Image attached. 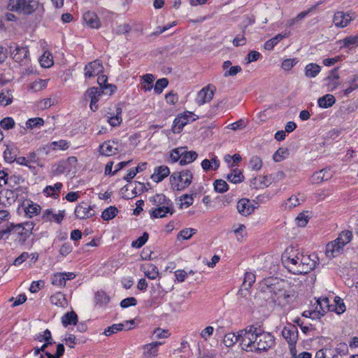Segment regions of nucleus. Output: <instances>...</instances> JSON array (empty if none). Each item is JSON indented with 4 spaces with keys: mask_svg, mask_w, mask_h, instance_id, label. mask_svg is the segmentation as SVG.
Segmentation results:
<instances>
[{
    "mask_svg": "<svg viewBox=\"0 0 358 358\" xmlns=\"http://www.w3.org/2000/svg\"><path fill=\"white\" fill-rule=\"evenodd\" d=\"M347 83L348 86L343 90L345 96H348L352 92L358 88V75H355Z\"/></svg>",
    "mask_w": 358,
    "mask_h": 358,
    "instance_id": "45",
    "label": "nucleus"
},
{
    "mask_svg": "<svg viewBox=\"0 0 358 358\" xmlns=\"http://www.w3.org/2000/svg\"><path fill=\"white\" fill-rule=\"evenodd\" d=\"M238 341L241 342V337L239 334L236 336L234 333L225 334L223 338V343L227 347L234 345Z\"/></svg>",
    "mask_w": 358,
    "mask_h": 358,
    "instance_id": "43",
    "label": "nucleus"
},
{
    "mask_svg": "<svg viewBox=\"0 0 358 358\" xmlns=\"http://www.w3.org/2000/svg\"><path fill=\"white\" fill-rule=\"evenodd\" d=\"M256 280V276L254 273L250 271H247L245 273L243 282L241 287V290H246L248 291L252 285L255 283Z\"/></svg>",
    "mask_w": 358,
    "mask_h": 358,
    "instance_id": "33",
    "label": "nucleus"
},
{
    "mask_svg": "<svg viewBox=\"0 0 358 358\" xmlns=\"http://www.w3.org/2000/svg\"><path fill=\"white\" fill-rule=\"evenodd\" d=\"M137 304V300L135 297L131 296L124 299L120 302V306L122 308H127L130 306H134Z\"/></svg>",
    "mask_w": 358,
    "mask_h": 358,
    "instance_id": "64",
    "label": "nucleus"
},
{
    "mask_svg": "<svg viewBox=\"0 0 358 358\" xmlns=\"http://www.w3.org/2000/svg\"><path fill=\"white\" fill-rule=\"evenodd\" d=\"M69 142L66 140L61 139L58 141H53L52 143V145L53 146V149H57L61 150H66L69 148Z\"/></svg>",
    "mask_w": 358,
    "mask_h": 358,
    "instance_id": "61",
    "label": "nucleus"
},
{
    "mask_svg": "<svg viewBox=\"0 0 358 358\" xmlns=\"http://www.w3.org/2000/svg\"><path fill=\"white\" fill-rule=\"evenodd\" d=\"M343 45L348 48H353L358 46V34L349 36L343 39Z\"/></svg>",
    "mask_w": 358,
    "mask_h": 358,
    "instance_id": "51",
    "label": "nucleus"
},
{
    "mask_svg": "<svg viewBox=\"0 0 358 358\" xmlns=\"http://www.w3.org/2000/svg\"><path fill=\"white\" fill-rule=\"evenodd\" d=\"M282 263L294 274H306L310 268L308 264L302 262L301 255L293 246L287 247L282 255Z\"/></svg>",
    "mask_w": 358,
    "mask_h": 358,
    "instance_id": "2",
    "label": "nucleus"
},
{
    "mask_svg": "<svg viewBox=\"0 0 358 358\" xmlns=\"http://www.w3.org/2000/svg\"><path fill=\"white\" fill-rule=\"evenodd\" d=\"M169 174V168L166 165H161L154 169L153 173L151 175L150 178L153 182L159 183L168 177Z\"/></svg>",
    "mask_w": 358,
    "mask_h": 358,
    "instance_id": "22",
    "label": "nucleus"
},
{
    "mask_svg": "<svg viewBox=\"0 0 358 358\" xmlns=\"http://www.w3.org/2000/svg\"><path fill=\"white\" fill-rule=\"evenodd\" d=\"M213 186L215 191L219 193H224L229 189L228 184L222 179L215 180Z\"/></svg>",
    "mask_w": 358,
    "mask_h": 358,
    "instance_id": "50",
    "label": "nucleus"
},
{
    "mask_svg": "<svg viewBox=\"0 0 358 358\" xmlns=\"http://www.w3.org/2000/svg\"><path fill=\"white\" fill-rule=\"evenodd\" d=\"M263 162L262 159L257 156H252L248 163V167L252 171H259L262 166Z\"/></svg>",
    "mask_w": 358,
    "mask_h": 358,
    "instance_id": "48",
    "label": "nucleus"
},
{
    "mask_svg": "<svg viewBox=\"0 0 358 358\" xmlns=\"http://www.w3.org/2000/svg\"><path fill=\"white\" fill-rule=\"evenodd\" d=\"M193 174L188 169L173 172L169 178L171 188L173 191H181L187 188L192 181Z\"/></svg>",
    "mask_w": 358,
    "mask_h": 358,
    "instance_id": "6",
    "label": "nucleus"
},
{
    "mask_svg": "<svg viewBox=\"0 0 358 358\" xmlns=\"http://www.w3.org/2000/svg\"><path fill=\"white\" fill-rule=\"evenodd\" d=\"M236 208L241 215L248 216L254 212L255 207L248 199L243 198L237 202Z\"/></svg>",
    "mask_w": 358,
    "mask_h": 358,
    "instance_id": "21",
    "label": "nucleus"
},
{
    "mask_svg": "<svg viewBox=\"0 0 358 358\" xmlns=\"http://www.w3.org/2000/svg\"><path fill=\"white\" fill-rule=\"evenodd\" d=\"M21 224H22L24 229V241H25L32 234V231L34 229L35 224L33 222H25L21 223Z\"/></svg>",
    "mask_w": 358,
    "mask_h": 358,
    "instance_id": "60",
    "label": "nucleus"
},
{
    "mask_svg": "<svg viewBox=\"0 0 358 358\" xmlns=\"http://www.w3.org/2000/svg\"><path fill=\"white\" fill-rule=\"evenodd\" d=\"M118 212L119 210L115 206H110L103 210L101 218L105 221H109L115 217Z\"/></svg>",
    "mask_w": 358,
    "mask_h": 358,
    "instance_id": "39",
    "label": "nucleus"
},
{
    "mask_svg": "<svg viewBox=\"0 0 358 358\" xmlns=\"http://www.w3.org/2000/svg\"><path fill=\"white\" fill-rule=\"evenodd\" d=\"M192 112L186 111L177 115L173 122V130L174 133H180L183 127L187 124L196 120Z\"/></svg>",
    "mask_w": 358,
    "mask_h": 358,
    "instance_id": "11",
    "label": "nucleus"
},
{
    "mask_svg": "<svg viewBox=\"0 0 358 358\" xmlns=\"http://www.w3.org/2000/svg\"><path fill=\"white\" fill-rule=\"evenodd\" d=\"M164 342L153 341L150 343L143 345L142 357L143 358H155L159 355V347L163 345Z\"/></svg>",
    "mask_w": 358,
    "mask_h": 358,
    "instance_id": "15",
    "label": "nucleus"
},
{
    "mask_svg": "<svg viewBox=\"0 0 358 358\" xmlns=\"http://www.w3.org/2000/svg\"><path fill=\"white\" fill-rule=\"evenodd\" d=\"M335 303V310L338 315H340L345 311V305L342 299L339 296H335L334 299Z\"/></svg>",
    "mask_w": 358,
    "mask_h": 358,
    "instance_id": "57",
    "label": "nucleus"
},
{
    "mask_svg": "<svg viewBox=\"0 0 358 358\" xmlns=\"http://www.w3.org/2000/svg\"><path fill=\"white\" fill-rule=\"evenodd\" d=\"M134 320H126L123 323L113 324L110 327L105 329L103 334L106 336H110L122 330H130L134 328Z\"/></svg>",
    "mask_w": 358,
    "mask_h": 358,
    "instance_id": "17",
    "label": "nucleus"
},
{
    "mask_svg": "<svg viewBox=\"0 0 358 358\" xmlns=\"http://www.w3.org/2000/svg\"><path fill=\"white\" fill-rule=\"evenodd\" d=\"M122 121V108L120 107H117L116 108L115 114H110V115L108 117L107 120L108 124L113 127L120 126Z\"/></svg>",
    "mask_w": 358,
    "mask_h": 358,
    "instance_id": "34",
    "label": "nucleus"
},
{
    "mask_svg": "<svg viewBox=\"0 0 358 358\" xmlns=\"http://www.w3.org/2000/svg\"><path fill=\"white\" fill-rule=\"evenodd\" d=\"M14 126H15V121L13 117H6L3 118L0 121V127L5 130L10 129L13 128Z\"/></svg>",
    "mask_w": 358,
    "mask_h": 358,
    "instance_id": "58",
    "label": "nucleus"
},
{
    "mask_svg": "<svg viewBox=\"0 0 358 358\" xmlns=\"http://www.w3.org/2000/svg\"><path fill=\"white\" fill-rule=\"evenodd\" d=\"M222 69L224 77L234 76L242 71V68L239 65L231 66V62L229 60L223 62Z\"/></svg>",
    "mask_w": 358,
    "mask_h": 358,
    "instance_id": "28",
    "label": "nucleus"
},
{
    "mask_svg": "<svg viewBox=\"0 0 358 358\" xmlns=\"http://www.w3.org/2000/svg\"><path fill=\"white\" fill-rule=\"evenodd\" d=\"M153 334L155 336V338L157 339L166 338L171 336V334L169 330L162 329L159 327L156 328L154 330Z\"/></svg>",
    "mask_w": 358,
    "mask_h": 358,
    "instance_id": "63",
    "label": "nucleus"
},
{
    "mask_svg": "<svg viewBox=\"0 0 358 358\" xmlns=\"http://www.w3.org/2000/svg\"><path fill=\"white\" fill-rule=\"evenodd\" d=\"M141 271L150 280H155L159 276V269L157 266L152 263H144L141 265Z\"/></svg>",
    "mask_w": 358,
    "mask_h": 358,
    "instance_id": "24",
    "label": "nucleus"
},
{
    "mask_svg": "<svg viewBox=\"0 0 358 358\" xmlns=\"http://www.w3.org/2000/svg\"><path fill=\"white\" fill-rule=\"evenodd\" d=\"M83 20L87 27L91 29H99L101 27L100 20L94 11L87 10L84 13Z\"/></svg>",
    "mask_w": 358,
    "mask_h": 358,
    "instance_id": "23",
    "label": "nucleus"
},
{
    "mask_svg": "<svg viewBox=\"0 0 358 358\" xmlns=\"http://www.w3.org/2000/svg\"><path fill=\"white\" fill-rule=\"evenodd\" d=\"M149 201L155 206L149 210L150 217L152 219L163 218L168 215H172L175 213L173 201L164 194H156L150 197Z\"/></svg>",
    "mask_w": 358,
    "mask_h": 358,
    "instance_id": "3",
    "label": "nucleus"
},
{
    "mask_svg": "<svg viewBox=\"0 0 358 358\" xmlns=\"http://www.w3.org/2000/svg\"><path fill=\"white\" fill-rule=\"evenodd\" d=\"M180 206L181 208H187L193 204L194 198L192 194H183L180 197Z\"/></svg>",
    "mask_w": 358,
    "mask_h": 358,
    "instance_id": "53",
    "label": "nucleus"
},
{
    "mask_svg": "<svg viewBox=\"0 0 358 358\" xmlns=\"http://www.w3.org/2000/svg\"><path fill=\"white\" fill-rule=\"evenodd\" d=\"M250 186L255 189H263L268 186L267 178L262 176L255 177L250 180Z\"/></svg>",
    "mask_w": 358,
    "mask_h": 358,
    "instance_id": "38",
    "label": "nucleus"
},
{
    "mask_svg": "<svg viewBox=\"0 0 358 358\" xmlns=\"http://www.w3.org/2000/svg\"><path fill=\"white\" fill-rule=\"evenodd\" d=\"M110 301V296L103 290H99L94 294V303L99 307L107 306Z\"/></svg>",
    "mask_w": 358,
    "mask_h": 358,
    "instance_id": "29",
    "label": "nucleus"
},
{
    "mask_svg": "<svg viewBox=\"0 0 358 358\" xmlns=\"http://www.w3.org/2000/svg\"><path fill=\"white\" fill-rule=\"evenodd\" d=\"M241 348L246 352L261 353L267 352L275 345V337L260 327L248 326L239 331Z\"/></svg>",
    "mask_w": 358,
    "mask_h": 358,
    "instance_id": "1",
    "label": "nucleus"
},
{
    "mask_svg": "<svg viewBox=\"0 0 358 358\" xmlns=\"http://www.w3.org/2000/svg\"><path fill=\"white\" fill-rule=\"evenodd\" d=\"M149 239V234L144 232L141 236L138 238L136 241L131 242V247L134 248H141L143 247Z\"/></svg>",
    "mask_w": 358,
    "mask_h": 358,
    "instance_id": "52",
    "label": "nucleus"
},
{
    "mask_svg": "<svg viewBox=\"0 0 358 358\" xmlns=\"http://www.w3.org/2000/svg\"><path fill=\"white\" fill-rule=\"evenodd\" d=\"M122 150V143L119 139L105 141L99 145L98 152L101 156L110 157L118 154Z\"/></svg>",
    "mask_w": 358,
    "mask_h": 358,
    "instance_id": "9",
    "label": "nucleus"
},
{
    "mask_svg": "<svg viewBox=\"0 0 358 358\" xmlns=\"http://www.w3.org/2000/svg\"><path fill=\"white\" fill-rule=\"evenodd\" d=\"M43 124H44V120L41 117L30 118L26 122V127L29 129L41 127Z\"/></svg>",
    "mask_w": 358,
    "mask_h": 358,
    "instance_id": "54",
    "label": "nucleus"
},
{
    "mask_svg": "<svg viewBox=\"0 0 358 358\" xmlns=\"http://www.w3.org/2000/svg\"><path fill=\"white\" fill-rule=\"evenodd\" d=\"M306 197L303 194L298 193L296 194L292 195L286 201H285L283 206L285 209L294 208L305 201Z\"/></svg>",
    "mask_w": 358,
    "mask_h": 358,
    "instance_id": "26",
    "label": "nucleus"
},
{
    "mask_svg": "<svg viewBox=\"0 0 358 358\" xmlns=\"http://www.w3.org/2000/svg\"><path fill=\"white\" fill-rule=\"evenodd\" d=\"M198 155L195 151H188L187 147H178L171 152L170 158L172 162H179L182 166L188 164L196 160Z\"/></svg>",
    "mask_w": 358,
    "mask_h": 358,
    "instance_id": "7",
    "label": "nucleus"
},
{
    "mask_svg": "<svg viewBox=\"0 0 358 358\" xmlns=\"http://www.w3.org/2000/svg\"><path fill=\"white\" fill-rule=\"evenodd\" d=\"M12 59L20 65H27L30 62L29 50L27 46H20L13 43L9 45Z\"/></svg>",
    "mask_w": 358,
    "mask_h": 358,
    "instance_id": "8",
    "label": "nucleus"
},
{
    "mask_svg": "<svg viewBox=\"0 0 358 358\" xmlns=\"http://www.w3.org/2000/svg\"><path fill=\"white\" fill-rule=\"evenodd\" d=\"M45 285V282L42 280L33 281L29 287V291L31 293H37Z\"/></svg>",
    "mask_w": 358,
    "mask_h": 358,
    "instance_id": "62",
    "label": "nucleus"
},
{
    "mask_svg": "<svg viewBox=\"0 0 358 358\" xmlns=\"http://www.w3.org/2000/svg\"><path fill=\"white\" fill-rule=\"evenodd\" d=\"M7 8L11 12L24 15H30L36 11L43 13L45 11L43 4L38 0H8Z\"/></svg>",
    "mask_w": 358,
    "mask_h": 358,
    "instance_id": "4",
    "label": "nucleus"
},
{
    "mask_svg": "<svg viewBox=\"0 0 358 358\" xmlns=\"http://www.w3.org/2000/svg\"><path fill=\"white\" fill-rule=\"evenodd\" d=\"M13 101V95L8 90H3L0 93V105L6 106Z\"/></svg>",
    "mask_w": 358,
    "mask_h": 358,
    "instance_id": "44",
    "label": "nucleus"
},
{
    "mask_svg": "<svg viewBox=\"0 0 358 358\" xmlns=\"http://www.w3.org/2000/svg\"><path fill=\"white\" fill-rule=\"evenodd\" d=\"M50 303L59 308H64L67 306V300L65 295L61 292L52 294L50 297Z\"/></svg>",
    "mask_w": 358,
    "mask_h": 358,
    "instance_id": "30",
    "label": "nucleus"
},
{
    "mask_svg": "<svg viewBox=\"0 0 358 358\" xmlns=\"http://www.w3.org/2000/svg\"><path fill=\"white\" fill-rule=\"evenodd\" d=\"M108 77L104 74L98 75L97 83L99 85V88H102L103 90H109L108 95H111L116 90V86L111 84H108Z\"/></svg>",
    "mask_w": 358,
    "mask_h": 358,
    "instance_id": "32",
    "label": "nucleus"
},
{
    "mask_svg": "<svg viewBox=\"0 0 358 358\" xmlns=\"http://www.w3.org/2000/svg\"><path fill=\"white\" fill-rule=\"evenodd\" d=\"M336 356L334 348L325 347L316 352L315 358H334Z\"/></svg>",
    "mask_w": 358,
    "mask_h": 358,
    "instance_id": "37",
    "label": "nucleus"
},
{
    "mask_svg": "<svg viewBox=\"0 0 358 358\" xmlns=\"http://www.w3.org/2000/svg\"><path fill=\"white\" fill-rule=\"evenodd\" d=\"M48 80L38 78L30 84V88L34 92H39L47 87Z\"/></svg>",
    "mask_w": 358,
    "mask_h": 358,
    "instance_id": "42",
    "label": "nucleus"
},
{
    "mask_svg": "<svg viewBox=\"0 0 358 358\" xmlns=\"http://www.w3.org/2000/svg\"><path fill=\"white\" fill-rule=\"evenodd\" d=\"M143 83L141 85V89L145 92L150 91L153 87L154 76L150 73H146L143 76Z\"/></svg>",
    "mask_w": 358,
    "mask_h": 358,
    "instance_id": "41",
    "label": "nucleus"
},
{
    "mask_svg": "<svg viewBox=\"0 0 358 358\" xmlns=\"http://www.w3.org/2000/svg\"><path fill=\"white\" fill-rule=\"evenodd\" d=\"M103 94L104 91L103 89L96 87H90L85 92V96H87L90 99V108L93 112L98 110V102Z\"/></svg>",
    "mask_w": 358,
    "mask_h": 358,
    "instance_id": "14",
    "label": "nucleus"
},
{
    "mask_svg": "<svg viewBox=\"0 0 358 358\" xmlns=\"http://www.w3.org/2000/svg\"><path fill=\"white\" fill-rule=\"evenodd\" d=\"M64 185L62 182H57L53 185H47L43 190V193L48 197L57 199L59 197L60 192Z\"/></svg>",
    "mask_w": 358,
    "mask_h": 358,
    "instance_id": "25",
    "label": "nucleus"
},
{
    "mask_svg": "<svg viewBox=\"0 0 358 358\" xmlns=\"http://www.w3.org/2000/svg\"><path fill=\"white\" fill-rule=\"evenodd\" d=\"M308 213V211L301 212L296 217L295 222H296V224L298 227H305L308 224V220H309V217H308V215H306V213Z\"/></svg>",
    "mask_w": 358,
    "mask_h": 358,
    "instance_id": "56",
    "label": "nucleus"
},
{
    "mask_svg": "<svg viewBox=\"0 0 358 358\" xmlns=\"http://www.w3.org/2000/svg\"><path fill=\"white\" fill-rule=\"evenodd\" d=\"M95 215L94 206L87 201H81L78 203L74 209V215L78 220H87Z\"/></svg>",
    "mask_w": 358,
    "mask_h": 358,
    "instance_id": "10",
    "label": "nucleus"
},
{
    "mask_svg": "<svg viewBox=\"0 0 358 358\" xmlns=\"http://www.w3.org/2000/svg\"><path fill=\"white\" fill-rule=\"evenodd\" d=\"M353 19L350 13L338 11L334 15L333 22L336 27L343 28L347 27Z\"/></svg>",
    "mask_w": 358,
    "mask_h": 358,
    "instance_id": "20",
    "label": "nucleus"
},
{
    "mask_svg": "<svg viewBox=\"0 0 358 358\" xmlns=\"http://www.w3.org/2000/svg\"><path fill=\"white\" fill-rule=\"evenodd\" d=\"M41 207L38 203L31 201L28 206L24 208V213L27 217L31 218L39 214Z\"/></svg>",
    "mask_w": 358,
    "mask_h": 358,
    "instance_id": "36",
    "label": "nucleus"
},
{
    "mask_svg": "<svg viewBox=\"0 0 358 358\" xmlns=\"http://www.w3.org/2000/svg\"><path fill=\"white\" fill-rule=\"evenodd\" d=\"M329 310V299L328 297H320L316 300L315 315L318 314L319 317L324 315Z\"/></svg>",
    "mask_w": 358,
    "mask_h": 358,
    "instance_id": "27",
    "label": "nucleus"
},
{
    "mask_svg": "<svg viewBox=\"0 0 358 358\" xmlns=\"http://www.w3.org/2000/svg\"><path fill=\"white\" fill-rule=\"evenodd\" d=\"M169 80L166 78L158 79L154 86V92L157 94L162 93L163 90L168 86Z\"/></svg>",
    "mask_w": 358,
    "mask_h": 358,
    "instance_id": "47",
    "label": "nucleus"
},
{
    "mask_svg": "<svg viewBox=\"0 0 358 358\" xmlns=\"http://www.w3.org/2000/svg\"><path fill=\"white\" fill-rule=\"evenodd\" d=\"M65 217V210H59L58 213H54L50 208L43 210L42 214V220L45 222H54L57 224H61Z\"/></svg>",
    "mask_w": 358,
    "mask_h": 358,
    "instance_id": "18",
    "label": "nucleus"
},
{
    "mask_svg": "<svg viewBox=\"0 0 358 358\" xmlns=\"http://www.w3.org/2000/svg\"><path fill=\"white\" fill-rule=\"evenodd\" d=\"M103 66L102 63L98 60H94L87 64L85 66V77L92 78L95 77L102 73Z\"/></svg>",
    "mask_w": 358,
    "mask_h": 358,
    "instance_id": "19",
    "label": "nucleus"
},
{
    "mask_svg": "<svg viewBox=\"0 0 358 358\" xmlns=\"http://www.w3.org/2000/svg\"><path fill=\"white\" fill-rule=\"evenodd\" d=\"M336 102V99L334 95L327 94L324 96L320 97L317 100L318 105L320 108H328L332 106Z\"/></svg>",
    "mask_w": 358,
    "mask_h": 358,
    "instance_id": "35",
    "label": "nucleus"
},
{
    "mask_svg": "<svg viewBox=\"0 0 358 358\" xmlns=\"http://www.w3.org/2000/svg\"><path fill=\"white\" fill-rule=\"evenodd\" d=\"M61 322L64 327L69 325H76L78 322V315L73 310L67 312L62 317Z\"/></svg>",
    "mask_w": 358,
    "mask_h": 358,
    "instance_id": "31",
    "label": "nucleus"
},
{
    "mask_svg": "<svg viewBox=\"0 0 358 358\" xmlns=\"http://www.w3.org/2000/svg\"><path fill=\"white\" fill-rule=\"evenodd\" d=\"M215 90V87L212 85L203 87L196 95V103L201 106L210 101L213 97Z\"/></svg>",
    "mask_w": 358,
    "mask_h": 358,
    "instance_id": "16",
    "label": "nucleus"
},
{
    "mask_svg": "<svg viewBox=\"0 0 358 358\" xmlns=\"http://www.w3.org/2000/svg\"><path fill=\"white\" fill-rule=\"evenodd\" d=\"M282 38V36L280 34H278L275 37L268 40L264 45V48L268 50H272Z\"/></svg>",
    "mask_w": 358,
    "mask_h": 358,
    "instance_id": "59",
    "label": "nucleus"
},
{
    "mask_svg": "<svg viewBox=\"0 0 358 358\" xmlns=\"http://www.w3.org/2000/svg\"><path fill=\"white\" fill-rule=\"evenodd\" d=\"M282 335L289 344V351H295L296 343L298 340L297 327L294 324L286 326L282 331Z\"/></svg>",
    "mask_w": 358,
    "mask_h": 358,
    "instance_id": "12",
    "label": "nucleus"
},
{
    "mask_svg": "<svg viewBox=\"0 0 358 358\" xmlns=\"http://www.w3.org/2000/svg\"><path fill=\"white\" fill-rule=\"evenodd\" d=\"M197 230L193 228H186L181 230L179 232L178 238L182 240H188L194 234L196 233Z\"/></svg>",
    "mask_w": 358,
    "mask_h": 358,
    "instance_id": "55",
    "label": "nucleus"
},
{
    "mask_svg": "<svg viewBox=\"0 0 358 358\" xmlns=\"http://www.w3.org/2000/svg\"><path fill=\"white\" fill-rule=\"evenodd\" d=\"M76 274L73 272H57L51 276V283L59 288H64L67 280H73Z\"/></svg>",
    "mask_w": 358,
    "mask_h": 358,
    "instance_id": "13",
    "label": "nucleus"
},
{
    "mask_svg": "<svg viewBox=\"0 0 358 358\" xmlns=\"http://www.w3.org/2000/svg\"><path fill=\"white\" fill-rule=\"evenodd\" d=\"M243 175L239 169H234L233 171L227 176V179L230 182L236 184L242 182Z\"/></svg>",
    "mask_w": 358,
    "mask_h": 358,
    "instance_id": "49",
    "label": "nucleus"
},
{
    "mask_svg": "<svg viewBox=\"0 0 358 358\" xmlns=\"http://www.w3.org/2000/svg\"><path fill=\"white\" fill-rule=\"evenodd\" d=\"M34 340L38 342H46L52 341V334L49 329L38 332L34 336Z\"/></svg>",
    "mask_w": 358,
    "mask_h": 358,
    "instance_id": "46",
    "label": "nucleus"
},
{
    "mask_svg": "<svg viewBox=\"0 0 358 358\" xmlns=\"http://www.w3.org/2000/svg\"><path fill=\"white\" fill-rule=\"evenodd\" d=\"M352 239V232L350 230L342 231L338 238L326 245V255L329 257L338 256L345 245Z\"/></svg>",
    "mask_w": 358,
    "mask_h": 358,
    "instance_id": "5",
    "label": "nucleus"
},
{
    "mask_svg": "<svg viewBox=\"0 0 358 358\" xmlns=\"http://www.w3.org/2000/svg\"><path fill=\"white\" fill-rule=\"evenodd\" d=\"M16 148L7 146L3 151L4 160L8 163H13L17 158Z\"/></svg>",
    "mask_w": 358,
    "mask_h": 358,
    "instance_id": "40",
    "label": "nucleus"
}]
</instances>
